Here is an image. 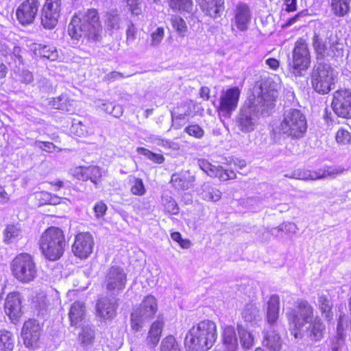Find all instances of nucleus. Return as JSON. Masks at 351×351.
Listing matches in <instances>:
<instances>
[{
    "instance_id": "nucleus-58",
    "label": "nucleus",
    "mask_w": 351,
    "mask_h": 351,
    "mask_svg": "<svg viewBox=\"0 0 351 351\" xmlns=\"http://www.w3.org/2000/svg\"><path fill=\"white\" fill-rule=\"evenodd\" d=\"M308 15L309 14L308 13V10H302V11L298 12L294 16L289 19L287 22H295L297 21H305L304 18Z\"/></svg>"
},
{
    "instance_id": "nucleus-32",
    "label": "nucleus",
    "mask_w": 351,
    "mask_h": 351,
    "mask_svg": "<svg viewBox=\"0 0 351 351\" xmlns=\"http://www.w3.org/2000/svg\"><path fill=\"white\" fill-rule=\"evenodd\" d=\"M60 13V9L44 4L41 10V22H56Z\"/></svg>"
},
{
    "instance_id": "nucleus-61",
    "label": "nucleus",
    "mask_w": 351,
    "mask_h": 351,
    "mask_svg": "<svg viewBox=\"0 0 351 351\" xmlns=\"http://www.w3.org/2000/svg\"><path fill=\"white\" fill-rule=\"evenodd\" d=\"M297 0H284L286 5V11L291 12L296 10L297 8Z\"/></svg>"
},
{
    "instance_id": "nucleus-25",
    "label": "nucleus",
    "mask_w": 351,
    "mask_h": 351,
    "mask_svg": "<svg viewBox=\"0 0 351 351\" xmlns=\"http://www.w3.org/2000/svg\"><path fill=\"white\" fill-rule=\"evenodd\" d=\"M262 343L269 351H280L282 346L280 335L274 330L264 332Z\"/></svg>"
},
{
    "instance_id": "nucleus-59",
    "label": "nucleus",
    "mask_w": 351,
    "mask_h": 351,
    "mask_svg": "<svg viewBox=\"0 0 351 351\" xmlns=\"http://www.w3.org/2000/svg\"><path fill=\"white\" fill-rule=\"evenodd\" d=\"M47 183L50 186L51 189L55 191L60 190L64 186V182L59 179L52 181H47Z\"/></svg>"
},
{
    "instance_id": "nucleus-35",
    "label": "nucleus",
    "mask_w": 351,
    "mask_h": 351,
    "mask_svg": "<svg viewBox=\"0 0 351 351\" xmlns=\"http://www.w3.org/2000/svg\"><path fill=\"white\" fill-rule=\"evenodd\" d=\"M350 0H331L330 6L333 13L338 16H343L350 11Z\"/></svg>"
},
{
    "instance_id": "nucleus-1",
    "label": "nucleus",
    "mask_w": 351,
    "mask_h": 351,
    "mask_svg": "<svg viewBox=\"0 0 351 351\" xmlns=\"http://www.w3.org/2000/svg\"><path fill=\"white\" fill-rule=\"evenodd\" d=\"M217 339L215 322L206 319L193 324L186 332L184 346L186 351H208Z\"/></svg>"
},
{
    "instance_id": "nucleus-60",
    "label": "nucleus",
    "mask_w": 351,
    "mask_h": 351,
    "mask_svg": "<svg viewBox=\"0 0 351 351\" xmlns=\"http://www.w3.org/2000/svg\"><path fill=\"white\" fill-rule=\"evenodd\" d=\"M199 95L204 101H208L210 98V90L207 86H202L199 89Z\"/></svg>"
},
{
    "instance_id": "nucleus-52",
    "label": "nucleus",
    "mask_w": 351,
    "mask_h": 351,
    "mask_svg": "<svg viewBox=\"0 0 351 351\" xmlns=\"http://www.w3.org/2000/svg\"><path fill=\"white\" fill-rule=\"evenodd\" d=\"M22 49L19 46H14L12 49V51L11 52L10 56L11 58L14 60V67H17V65L16 64V61L19 62V64H24L25 60L22 56Z\"/></svg>"
},
{
    "instance_id": "nucleus-6",
    "label": "nucleus",
    "mask_w": 351,
    "mask_h": 351,
    "mask_svg": "<svg viewBox=\"0 0 351 351\" xmlns=\"http://www.w3.org/2000/svg\"><path fill=\"white\" fill-rule=\"evenodd\" d=\"M279 130L282 134L294 139L302 137L307 130L304 114L298 109L285 112Z\"/></svg>"
},
{
    "instance_id": "nucleus-51",
    "label": "nucleus",
    "mask_w": 351,
    "mask_h": 351,
    "mask_svg": "<svg viewBox=\"0 0 351 351\" xmlns=\"http://www.w3.org/2000/svg\"><path fill=\"white\" fill-rule=\"evenodd\" d=\"M177 117L180 119H183L186 117H189L191 111L190 110V104L188 102L182 103L180 105L178 106L176 108Z\"/></svg>"
},
{
    "instance_id": "nucleus-26",
    "label": "nucleus",
    "mask_w": 351,
    "mask_h": 351,
    "mask_svg": "<svg viewBox=\"0 0 351 351\" xmlns=\"http://www.w3.org/2000/svg\"><path fill=\"white\" fill-rule=\"evenodd\" d=\"M317 308L322 317L330 320L332 317L333 304L331 300L324 294L319 295L317 299Z\"/></svg>"
},
{
    "instance_id": "nucleus-23",
    "label": "nucleus",
    "mask_w": 351,
    "mask_h": 351,
    "mask_svg": "<svg viewBox=\"0 0 351 351\" xmlns=\"http://www.w3.org/2000/svg\"><path fill=\"white\" fill-rule=\"evenodd\" d=\"M280 298L276 295H271L267 302L266 320L270 326L276 324L279 318Z\"/></svg>"
},
{
    "instance_id": "nucleus-42",
    "label": "nucleus",
    "mask_w": 351,
    "mask_h": 351,
    "mask_svg": "<svg viewBox=\"0 0 351 351\" xmlns=\"http://www.w3.org/2000/svg\"><path fill=\"white\" fill-rule=\"evenodd\" d=\"M80 16H82L84 22H98L99 21V14L97 10L96 9L91 8L88 10L85 14L79 12L78 14H75L71 20V22H75L77 19L82 20Z\"/></svg>"
},
{
    "instance_id": "nucleus-62",
    "label": "nucleus",
    "mask_w": 351,
    "mask_h": 351,
    "mask_svg": "<svg viewBox=\"0 0 351 351\" xmlns=\"http://www.w3.org/2000/svg\"><path fill=\"white\" fill-rule=\"evenodd\" d=\"M267 65L273 70H276L280 66L279 61L274 58H269L266 60Z\"/></svg>"
},
{
    "instance_id": "nucleus-22",
    "label": "nucleus",
    "mask_w": 351,
    "mask_h": 351,
    "mask_svg": "<svg viewBox=\"0 0 351 351\" xmlns=\"http://www.w3.org/2000/svg\"><path fill=\"white\" fill-rule=\"evenodd\" d=\"M239 129L243 132H250L254 130L256 123L254 121L252 110L242 108L237 119Z\"/></svg>"
},
{
    "instance_id": "nucleus-27",
    "label": "nucleus",
    "mask_w": 351,
    "mask_h": 351,
    "mask_svg": "<svg viewBox=\"0 0 351 351\" xmlns=\"http://www.w3.org/2000/svg\"><path fill=\"white\" fill-rule=\"evenodd\" d=\"M169 8L181 14H190L193 11V0H166Z\"/></svg>"
},
{
    "instance_id": "nucleus-33",
    "label": "nucleus",
    "mask_w": 351,
    "mask_h": 351,
    "mask_svg": "<svg viewBox=\"0 0 351 351\" xmlns=\"http://www.w3.org/2000/svg\"><path fill=\"white\" fill-rule=\"evenodd\" d=\"M202 198L207 202H215L221 197V192L210 185H204L201 192Z\"/></svg>"
},
{
    "instance_id": "nucleus-10",
    "label": "nucleus",
    "mask_w": 351,
    "mask_h": 351,
    "mask_svg": "<svg viewBox=\"0 0 351 351\" xmlns=\"http://www.w3.org/2000/svg\"><path fill=\"white\" fill-rule=\"evenodd\" d=\"M241 90L238 86H231L221 91L216 111L219 116L230 119L237 110Z\"/></svg>"
},
{
    "instance_id": "nucleus-54",
    "label": "nucleus",
    "mask_w": 351,
    "mask_h": 351,
    "mask_svg": "<svg viewBox=\"0 0 351 351\" xmlns=\"http://www.w3.org/2000/svg\"><path fill=\"white\" fill-rule=\"evenodd\" d=\"M107 209L108 206L103 201L97 202L93 207L95 217L97 218L103 217L106 214Z\"/></svg>"
},
{
    "instance_id": "nucleus-18",
    "label": "nucleus",
    "mask_w": 351,
    "mask_h": 351,
    "mask_svg": "<svg viewBox=\"0 0 351 351\" xmlns=\"http://www.w3.org/2000/svg\"><path fill=\"white\" fill-rule=\"evenodd\" d=\"M118 304L108 298L99 299L96 303L97 316L104 320L113 319L117 315Z\"/></svg>"
},
{
    "instance_id": "nucleus-36",
    "label": "nucleus",
    "mask_w": 351,
    "mask_h": 351,
    "mask_svg": "<svg viewBox=\"0 0 351 351\" xmlns=\"http://www.w3.org/2000/svg\"><path fill=\"white\" fill-rule=\"evenodd\" d=\"M49 105L54 110L68 111L71 106V99L66 95H61L53 97L49 101Z\"/></svg>"
},
{
    "instance_id": "nucleus-4",
    "label": "nucleus",
    "mask_w": 351,
    "mask_h": 351,
    "mask_svg": "<svg viewBox=\"0 0 351 351\" xmlns=\"http://www.w3.org/2000/svg\"><path fill=\"white\" fill-rule=\"evenodd\" d=\"M311 53L303 38H299L295 43L291 56L287 60L288 72L293 76L301 77L311 66Z\"/></svg>"
},
{
    "instance_id": "nucleus-20",
    "label": "nucleus",
    "mask_w": 351,
    "mask_h": 351,
    "mask_svg": "<svg viewBox=\"0 0 351 351\" xmlns=\"http://www.w3.org/2000/svg\"><path fill=\"white\" fill-rule=\"evenodd\" d=\"M326 326L323 322L316 317L313 321L309 322L308 326L306 328V333L307 337L313 342L321 341L324 335Z\"/></svg>"
},
{
    "instance_id": "nucleus-19",
    "label": "nucleus",
    "mask_w": 351,
    "mask_h": 351,
    "mask_svg": "<svg viewBox=\"0 0 351 351\" xmlns=\"http://www.w3.org/2000/svg\"><path fill=\"white\" fill-rule=\"evenodd\" d=\"M202 12L212 19L219 17L224 10V0H197Z\"/></svg>"
},
{
    "instance_id": "nucleus-29",
    "label": "nucleus",
    "mask_w": 351,
    "mask_h": 351,
    "mask_svg": "<svg viewBox=\"0 0 351 351\" xmlns=\"http://www.w3.org/2000/svg\"><path fill=\"white\" fill-rule=\"evenodd\" d=\"M36 198L40 205H58L62 202V198L56 194L42 191L36 194Z\"/></svg>"
},
{
    "instance_id": "nucleus-40",
    "label": "nucleus",
    "mask_w": 351,
    "mask_h": 351,
    "mask_svg": "<svg viewBox=\"0 0 351 351\" xmlns=\"http://www.w3.org/2000/svg\"><path fill=\"white\" fill-rule=\"evenodd\" d=\"M170 183L176 189L181 190H186L189 189V181L184 175L181 173L172 174Z\"/></svg>"
},
{
    "instance_id": "nucleus-13",
    "label": "nucleus",
    "mask_w": 351,
    "mask_h": 351,
    "mask_svg": "<svg viewBox=\"0 0 351 351\" xmlns=\"http://www.w3.org/2000/svg\"><path fill=\"white\" fill-rule=\"evenodd\" d=\"M94 239L88 232H80L75 236L71 250L74 256L80 259H86L93 253Z\"/></svg>"
},
{
    "instance_id": "nucleus-17",
    "label": "nucleus",
    "mask_w": 351,
    "mask_h": 351,
    "mask_svg": "<svg viewBox=\"0 0 351 351\" xmlns=\"http://www.w3.org/2000/svg\"><path fill=\"white\" fill-rule=\"evenodd\" d=\"M38 0L23 1L16 11L19 22H34L38 14Z\"/></svg>"
},
{
    "instance_id": "nucleus-63",
    "label": "nucleus",
    "mask_w": 351,
    "mask_h": 351,
    "mask_svg": "<svg viewBox=\"0 0 351 351\" xmlns=\"http://www.w3.org/2000/svg\"><path fill=\"white\" fill-rule=\"evenodd\" d=\"M9 200V195L4 189V188L0 185V203H5Z\"/></svg>"
},
{
    "instance_id": "nucleus-9",
    "label": "nucleus",
    "mask_w": 351,
    "mask_h": 351,
    "mask_svg": "<svg viewBox=\"0 0 351 351\" xmlns=\"http://www.w3.org/2000/svg\"><path fill=\"white\" fill-rule=\"evenodd\" d=\"M310 78L312 88L319 94H328L335 87V75L334 71L326 64H319L315 66Z\"/></svg>"
},
{
    "instance_id": "nucleus-34",
    "label": "nucleus",
    "mask_w": 351,
    "mask_h": 351,
    "mask_svg": "<svg viewBox=\"0 0 351 351\" xmlns=\"http://www.w3.org/2000/svg\"><path fill=\"white\" fill-rule=\"evenodd\" d=\"M14 347L13 334L8 330H0V351H12Z\"/></svg>"
},
{
    "instance_id": "nucleus-64",
    "label": "nucleus",
    "mask_w": 351,
    "mask_h": 351,
    "mask_svg": "<svg viewBox=\"0 0 351 351\" xmlns=\"http://www.w3.org/2000/svg\"><path fill=\"white\" fill-rule=\"evenodd\" d=\"M329 169L330 170L328 171V175L331 176H335L341 174L345 171V169L341 167Z\"/></svg>"
},
{
    "instance_id": "nucleus-31",
    "label": "nucleus",
    "mask_w": 351,
    "mask_h": 351,
    "mask_svg": "<svg viewBox=\"0 0 351 351\" xmlns=\"http://www.w3.org/2000/svg\"><path fill=\"white\" fill-rule=\"evenodd\" d=\"M70 133L75 137H85L90 134L89 128L82 121L73 119L70 128Z\"/></svg>"
},
{
    "instance_id": "nucleus-3",
    "label": "nucleus",
    "mask_w": 351,
    "mask_h": 351,
    "mask_svg": "<svg viewBox=\"0 0 351 351\" xmlns=\"http://www.w3.org/2000/svg\"><path fill=\"white\" fill-rule=\"evenodd\" d=\"M313 307L306 300H298L294 306L289 309L286 317L295 338L301 336L302 328L313 319Z\"/></svg>"
},
{
    "instance_id": "nucleus-2",
    "label": "nucleus",
    "mask_w": 351,
    "mask_h": 351,
    "mask_svg": "<svg viewBox=\"0 0 351 351\" xmlns=\"http://www.w3.org/2000/svg\"><path fill=\"white\" fill-rule=\"evenodd\" d=\"M66 243L64 231L59 227L49 226L42 232L38 247L45 259L56 261L64 255Z\"/></svg>"
},
{
    "instance_id": "nucleus-38",
    "label": "nucleus",
    "mask_w": 351,
    "mask_h": 351,
    "mask_svg": "<svg viewBox=\"0 0 351 351\" xmlns=\"http://www.w3.org/2000/svg\"><path fill=\"white\" fill-rule=\"evenodd\" d=\"M21 232V229L18 224H8L3 231L4 241L7 243H12L16 239Z\"/></svg>"
},
{
    "instance_id": "nucleus-5",
    "label": "nucleus",
    "mask_w": 351,
    "mask_h": 351,
    "mask_svg": "<svg viewBox=\"0 0 351 351\" xmlns=\"http://www.w3.org/2000/svg\"><path fill=\"white\" fill-rule=\"evenodd\" d=\"M12 276L20 282L27 284L38 276V268L34 256L27 252L16 255L10 263Z\"/></svg>"
},
{
    "instance_id": "nucleus-44",
    "label": "nucleus",
    "mask_w": 351,
    "mask_h": 351,
    "mask_svg": "<svg viewBox=\"0 0 351 351\" xmlns=\"http://www.w3.org/2000/svg\"><path fill=\"white\" fill-rule=\"evenodd\" d=\"M81 343L87 346L93 343L95 339V330L88 326L83 327L79 335Z\"/></svg>"
},
{
    "instance_id": "nucleus-50",
    "label": "nucleus",
    "mask_w": 351,
    "mask_h": 351,
    "mask_svg": "<svg viewBox=\"0 0 351 351\" xmlns=\"http://www.w3.org/2000/svg\"><path fill=\"white\" fill-rule=\"evenodd\" d=\"M164 208L166 213L170 215H177L179 212L178 204L172 197L165 199Z\"/></svg>"
},
{
    "instance_id": "nucleus-14",
    "label": "nucleus",
    "mask_w": 351,
    "mask_h": 351,
    "mask_svg": "<svg viewBox=\"0 0 351 351\" xmlns=\"http://www.w3.org/2000/svg\"><path fill=\"white\" fill-rule=\"evenodd\" d=\"M106 289L119 293L125 287L127 277L123 269L117 266L111 267L106 274Z\"/></svg>"
},
{
    "instance_id": "nucleus-57",
    "label": "nucleus",
    "mask_w": 351,
    "mask_h": 351,
    "mask_svg": "<svg viewBox=\"0 0 351 351\" xmlns=\"http://www.w3.org/2000/svg\"><path fill=\"white\" fill-rule=\"evenodd\" d=\"M164 36V29L162 27H158L156 32L152 34V43L154 45L159 43Z\"/></svg>"
},
{
    "instance_id": "nucleus-49",
    "label": "nucleus",
    "mask_w": 351,
    "mask_h": 351,
    "mask_svg": "<svg viewBox=\"0 0 351 351\" xmlns=\"http://www.w3.org/2000/svg\"><path fill=\"white\" fill-rule=\"evenodd\" d=\"M184 132L197 138H201L204 135V130L197 124L188 125L185 128Z\"/></svg>"
},
{
    "instance_id": "nucleus-21",
    "label": "nucleus",
    "mask_w": 351,
    "mask_h": 351,
    "mask_svg": "<svg viewBox=\"0 0 351 351\" xmlns=\"http://www.w3.org/2000/svg\"><path fill=\"white\" fill-rule=\"evenodd\" d=\"M164 321L158 319L150 326L146 338V343L150 348H155L159 343L164 327Z\"/></svg>"
},
{
    "instance_id": "nucleus-12",
    "label": "nucleus",
    "mask_w": 351,
    "mask_h": 351,
    "mask_svg": "<svg viewBox=\"0 0 351 351\" xmlns=\"http://www.w3.org/2000/svg\"><path fill=\"white\" fill-rule=\"evenodd\" d=\"M43 333V326L35 319L26 320L21 328V338L25 346L34 349L38 346Z\"/></svg>"
},
{
    "instance_id": "nucleus-16",
    "label": "nucleus",
    "mask_w": 351,
    "mask_h": 351,
    "mask_svg": "<svg viewBox=\"0 0 351 351\" xmlns=\"http://www.w3.org/2000/svg\"><path fill=\"white\" fill-rule=\"evenodd\" d=\"M4 311L12 322L16 323L20 319L23 311L19 293L12 292L8 294L5 300Z\"/></svg>"
},
{
    "instance_id": "nucleus-39",
    "label": "nucleus",
    "mask_w": 351,
    "mask_h": 351,
    "mask_svg": "<svg viewBox=\"0 0 351 351\" xmlns=\"http://www.w3.org/2000/svg\"><path fill=\"white\" fill-rule=\"evenodd\" d=\"M313 47L317 59H323L326 56L327 51L326 45L319 38V35L317 34H315L313 37Z\"/></svg>"
},
{
    "instance_id": "nucleus-55",
    "label": "nucleus",
    "mask_w": 351,
    "mask_h": 351,
    "mask_svg": "<svg viewBox=\"0 0 351 351\" xmlns=\"http://www.w3.org/2000/svg\"><path fill=\"white\" fill-rule=\"evenodd\" d=\"M37 144L40 149L49 153L54 152L56 147L53 143L49 141H38Z\"/></svg>"
},
{
    "instance_id": "nucleus-53",
    "label": "nucleus",
    "mask_w": 351,
    "mask_h": 351,
    "mask_svg": "<svg viewBox=\"0 0 351 351\" xmlns=\"http://www.w3.org/2000/svg\"><path fill=\"white\" fill-rule=\"evenodd\" d=\"M223 341L226 343H232L237 341L235 332L232 327H228L224 329Z\"/></svg>"
},
{
    "instance_id": "nucleus-8",
    "label": "nucleus",
    "mask_w": 351,
    "mask_h": 351,
    "mask_svg": "<svg viewBox=\"0 0 351 351\" xmlns=\"http://www.w3.org/2000/svg\"><path fill=\"white\" fill-rule=\"evenodd\" d=\"M158 311L156 298L152 295H146L139 306L133 310L130 315L131 328L134 331L140 330L145 320L153 319Z\"/></svg>"
},
{
    "instance_id": "nucleus-37",
    "label": "nucleus",
    "mask_w": 351,
    "mask_h": 351,
    "mask_svg": "<svg viewBox=\"0 0 351 351\" xmlns=\"http://www.w3.org/2000/svg\"><path fill=\"white\" fill-rule=\"evenodd\" d=\"M238 334L239 336L241 343L243 348L250 349L254 345V337L251 332L243 326H237Z\"/></svg>"
},
{
    "instance_id": "nucleus-56",
    "label": "nucleus",
    "mask_w": 351,
    "mask_h": 351,
    "mask_svg": "<svg viewBox=\"0 0 351 351\" xmlns=\"http://www.w3.org/2000/svg\"><path fill=\"white\" fill-rule=\"evenodd\" d=\"M21 82L24 84H29L34 80L32 73L28 70H23L19 73Z\"/></svg>"
},
{
    "instance_id": "nucleus-46",
    "label": "nucleus",
    "mask_w": 351,
    "mask_h": 351,
    "mask_svg": "<svg viewBox=\"0 0 351 351\" xmlns=\"http://www.w3.org/2000/svg\"><path fill=\"white\" fill-rule=\"evenodd\" d=\"M68 32L72 39L79 40L84 33L82 23H69L68 26Z\"/></svg>"
},
{
    "instance_id": "nucleus-15",
    "label": "nucleus",
    "mask_w": 351,
    "mask_h": 351,
    "mask_svg": "<svg viewBox=\"0 0 351 351\" xmlns=\"http://www.w3.org/2000/svg\"><path fill=\"white\" fill-rule=\"evenodd\" d=\"M72 176L83 182L90 180L95 185L99 184L103 174L101 167L97 165L77 166L73 170Z\"/></svg>"
},
{
    "instance_id": "nucleus-30",
    "label": "nucleus",
    "mask_w": 351,
    "mask_h": 351,
    "mask_svg": "<svg viewBox=\"0 0 351 351\" xmlns=\"http://www.w3.org/2000/svg\"><path fill=\"white\" fill-rule=\"evenodd\" d=\"M130 191L135 196H143L147 192L143 180L140 178L134 176L129 177Z\"/></svg>"
},
{
    "instance_id": "nucleus-47",
    "label": "nucleus",
    "mask_w": 351,
    "mask_h": 351,
    "mask_svg": "<svg viewBox=\"0 0 351 351\" xmlns=\"http://www.w3.org/2000/svg\"><path fill=\"white\" fill-rule=\"evenodd\" d=\"M336 141L340 145L351 143V133L346 129L339 128L335 135Z\"/></svg>"
},
{
    "instance_id": "nucleus-28",
    "label": "nucleus",
    "mask_w": 351,
    "mask_h": 351,
    "mask_svg": "<svg viewBox=\"0 0 351 351\" xmlns=\"http://www.w3.org/2000/svg\"><path fill=\"white\" fill-rule=\"evenodd\" d=\"M234 18L236 22H249L252 19L249 5L243 2L237 3L234 10Z\"/></svg>"
},
{
    "instance_id": "nucleus-48",
    "label": "nucleus",
    "mask_w": 351,
    "mask_h": 351,
    "mask_svg": "<svg viewBox=\"0 0 351 351\" xmlns=\"http://www.w3.org/2000/svg\"><path fill=\"white\" fill-rule=\"evenodd\" d=\"M129 11L132 15L138 16L142 14V6L141 0H124Z\"/></svg>"
},
{
    "instance_id": "nucleus-41",
    "label": "nucleus",
    "mask_w": 351,
    "mask_h": 351,
    "mask_svg": "<svg viewBox=\"0 0 351 351\" xmlns=\"http://www.w3.org/2000/svg\"><path fill=\"white\" fill-rule=\"evenodd\" d=\"M136 151L139 154L145 156L154 163L160 165L162 164L165 160V158L162 154L152 152L145 147H138Z\"/></svg>"
},
{
    "instance_id": "nucleus-43",
    "label": "nucleus",
    "mask_w": 351,
    "mask_h": 351,
    "mask_svg": "<svg viewBox=\"0 0 351 351\" xmlns=\"http://www.w3.org/2000/svg\"><path fill=\"white\" fill-rule=\"evenodd\" d=\"M160 351H180L178 343L173 335H168L162 340Z\"/></svg>"
},
{
    "instance_id": "nucleus-7",
    "label": "nucleus",
    "mask_w": 351,
    "mask_h": 351,
    "mask_svg": "<svg viewBox=\"0 0 351 351\" xmlns=\"http://www.w3.org/2000/svg\"><path fill=\"white\" fill-rule=\"evenodd\" d=\"M198 165L208 176L217 178L221 182L236 179V170L242 169L246 166L245 161L239 160L229 162L226 167L221 165L215 166L206 159L199 160Z\"/></svg>"
},
{
    "instance_id": "nucleus-24",
    "label": "nucleus",
    "mask_w": 351,
    "mask_h": 351,
    "mask_svg": "<svg viewBox=\"0 0 351 351\" xmlns=\"http://www.w3.org/2000/svg\"><path fill=\"white\" fill-rule=\"evenodd\" d=\"M86 308L84 304L79 302H73L69 309V318L71 326L78 327L85 318Z\"/></svg>"
},
{
    "instance_id": "nucleus-11",
    "label": "nucleus",
    "mask_w": 351,
    "mask_h": 351,
    "mask_svg": "<svg viewBox=\"0 0 351 351\" xmlns=\"http://www.w3.org/2000/svg\"><path fill=\"white\" fill-rule=\"evenodd\" d=\"M331 106L335 113L344 119H351V90L339 88L332 95Z\"/></svg>"
},
{
    "instance_id": "nucleus-45",
    "label": "nucleus",
    "mask_w": 351,
    "mask_h": 351,
    "mask_svg": "<svg viewBox=\"0 0 351 351\" xmlns=\"http://www.w3.org/2000/svg\"><path fill=\"white\" fill-rule=\"evenodd\" d=\"M39 55L51 60H54L58 57V51L56 48L51 45H43L38 49Z\"/></svg>"
}]
</instances>
